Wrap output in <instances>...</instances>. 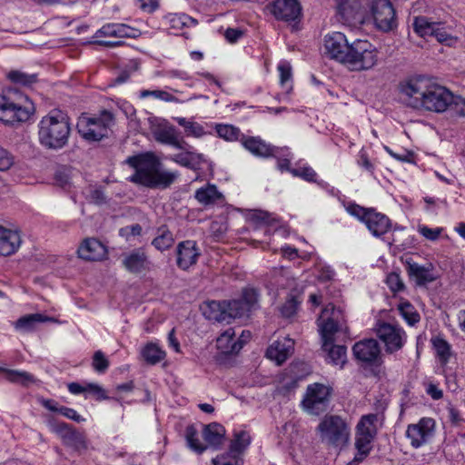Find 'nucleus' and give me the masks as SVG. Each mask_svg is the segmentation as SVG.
<instances>
[{
	"label": "nucleus",
	"mask_w": 465,
	"mask_h": 465,
	"mask_svg": "<svg viewBox=\"0 0 465 465\" xmlns=\"http://www.w3.org/2000/svg\"><path fill=\"white\" fill-rule=\"evenodd\" d=\"M397 91L402 104L420 112L442 114L458 104L450 89L424 74L403 78L399 82Z\"/></svg>",
	"instance_id": "nucleus-1"
},
{
	"label": "nucleus",
	"mask_w": 465,
	"mask_h": 465,
	"mask_svg": "<svg viewBox=\"0 0 465 465\" xmlns=\"http://www.w3.org/2000/svg\"><path fill=\"white\" fill-rule=\"evenodd\" d=\"M258 293L254 289H244L242 298L232 301H208L200 306L205 320H235L249 317L257 307Z\"/></svg>",
	"instance_id": "nucleus-2"
},
{
	"label": "nucleus",
	"mask_w": 465,
	"mask_h": 465,
	"mask_svg": "<svg viewBox=\"0 0 465 465\" xmlns=\"http://www.w3.org/2000/svg\"><path fill=\"white\" fill-rule=\"evenodd\" d=\"M126 163L135 169L130 180L150 188L167 187L178 175L175 172L160 171V162L152 153L129 157Z\"/></svg>",
	"instance_id": "nucleus-3"
},
{
	"label": "nucleus",
	"mask_w": 465,
	"mask_h": 465,
	"mask_svg": "<svg viewBox=\"0 0 465 465\" xmlns=\"http://www.w3.org/2000/svg\"><path fill=\"white\" fill-rule=\"evenodd\" d=\"M38 140L47 149L64 148L69 140L71 124L68 115L61 110H52L38 123Z\"/></svg>",
	"instance_id": "nucleus-4"
},
{
	"label": "nucleus",
	"mask_w": 465,
	"mask_h": 465,
	"mask_svg": "<svg viewBox=\"0 0 465 465\" xmlns=\"http://www.w3.org/2000/svg\"><path fill=\"white\" fill-rule=\"evenodd\" d=\"M35 112V106L27 95L15 88L0 94V122L6 125H15L29 120Z\"/></svg>",
	"instance_id": "nucleus-5"
},
{
	"label": "nucleus",
	"mask_w": 465,
	"mask_h": 465,
	"mask_svg": "<svg viewBox=\"0 0 465 465\" xmlns=\"http://www.w3.org/2000/svg\"><path fill=\"white\" fill-rule=\"evenodd\" d=\"M378 63V49L367 40L356 39L351 43L343 65L352 72H363L371 70Z\"/></svg>",
	"instance_id": "nucleus-6"
},
{
	"label": "nucleus",
	"mask_w": 465,
	"mask_h": 465,
	"mask_svg": "<svg viewBox=\"0 0 465 465\" xmlns=\"http://www.w3.org/2000/svg\"><path fill=\"white\" fill-rule=\"evenodd\" d=\"M113 121V114L108 111H104L101 114L95 116L83 114L78 118L76 128L84 140L90 142L100 141L107 136Z\"/></svg>",
	"instance_id": "nucleus-7"
},
{
	"label": "nucleus",
	"mask_w": 465,
	"mask_h": 465,
	"mask_svg": "<svg viewBox=\"0 0 465 465\" xmlns=\"http://www.w3.org/2000/svg\"><path fill=\"white\" fill-rule=\"evenodd\" d=\"M317 430L322 441L334 446L346 443L350 437L349 424L338 415H326Z\"/></svg>",
	"instance_id": "nucleus-8"
},
{
	"label": "nucleus",
	"mask_w": 465,
	"mask_h": 465,
	"mask_svg": "<svg viewBox=\"0 0 465 465\" xmlns=\"http://www.w3.org/2000/svg\"><path fill=\"white\" fill-rule=\"evenodd\" d=\"M347 211L350 214L364 223L369 231L375 237L384 235L391 227L390 219L385 214L378 213L374 209L364 208L353 203L348 206Z\"/></svg>",
	"instance_id": "nucleus-9"
},
{
	"label": "nucleus",
	"mask_w": 465,
	"mask_h": 465,
	"mask_svg": "<svg viewBox=\"0 0 465 465\" xmlns=\"http://www.w3.org/2000/svg\"><path fill=\"white\" fill-rule=\"evenodd\" d=\"M332 388L329 385L314 382L306 388L302 401V410L310 415L324 412L330 401Z\"/></svg>",
	"instance_id": "nucleus-10"
},
{
	"label": "nucleus",
	"mask_w": 465,
	"mask_h": 465,
	"mask_svg": "<svg viewBox=\"0 0 465 465\" xmlns=\"http://www.w3.org/2000/svg\"><path fill=\"white\" fill-rule=\"evenodd\" d=\"M375 421L376 414H368L361 417L356 427L355 448L357 453L354 456L355 461H362L370 453L371 442L376 434Z\"/></svg>",
	"instance_id": "nucleus-11"
},
{
	"label": "nucleus",
	"mask_w": 465,
	"mask_h": 465,
	"mask_svg": "<svg viewBox=\"0 0 465 465\" xmlns=\"http://www.w3.org/2000/svg\"><path fill=\"white\" fill-rule=\"evenodd\" d=\"M374 331L379 340L384 344L387 353H394L401 350L407 340L405 331L389 322H379Z\"/></svg>",
	"instance_id": "nucleus-12"
},
{
	"label": "nucleus",
	"mask_w": 465,
	"mask_h": 465,
	"mask_svg": "<svg viewBox=\"0 0 465 465\" xmlns=\"http://www.w3.org/2000/svg\"><path fill=\"white\" fill-rule=\"evenodd\" d=\"M150 123V129L155 141L176 149H185V141L180 137L175 126L159 118L151 119Z\"/></svg>",
	"instance_id": "nucleus-13"
},
{
	"label": "nucleus",
	"mask_w": 465,
	"mask_h": 465,
	"mask_svg": "<svg viewBox=\"0 0 465 465\" xmlns=\"http://www.w3.org/2000/svg\"><path fill=\"white\" fill-rule=\"evenodd\" d=\"M371 11L380 31L387 33L397 27L396 13L390 0H372Z\"/></svg>",
	"instance_id": "nucleus-14"
},
{
	"label": "nucleus",
	"mask_w": 465,
	"mask_h": 465,
	"mask_svg": "<svg viewBox=\"0 0 465 465\" xmlns=\"http://www.w3.org/2000/svg\"><path fill=\"white\" fill-rule=\"evenodd\" d=\"M324 48L326 54L337 62L344 64L351 44L347 37L341 32H332L324 38Z\"/></svg>",
	"instance_id": "nucleus-15"
},
{
	"label": "nucleus",
	"mask_w": 465,
	"mask_h": 465,
	"mask_svg": "<svg viewBox=\"0 0 465 465\" xmlns=\"http://www.w3.org/2000/svg\"><path fill=\"white\" fill-rule=\"evenodd\" d=\"M435 422L430 418H422L418 423L408 426L406 436L411 445L419 448L429 442L434 434Z\"/></svg>",
	"instance_id": "nucleus-16"
},
{
	"label": "nucleus",
	"mask_w": 465,
	"mask_h": 465,
	"mask_svg": "<svg viewBox=\"0 0 465 465\" xmlns=\"http://www.w3.org/2000/svg\"><path fill=\"white\" fill-rule=\"evenodd\" d=\"M318 330L322 344H334L351 338L346 322H321Z\"/></svg>",
	"instance_id": "nucleus-17"
},
{
	"label": "nucleus",
	"mask_w": 465,
	"mask_h": 465,
	"mask_svg": "<svg viewBox=\"0 0 465 465\" xmlns=\"http://www.w3.org/2000/svg\"><path fill=\"white\" fill-rule=\"evenodd\" d=\"M176 255L177 266L180 269L186 271L196 264L201 255V252L196 242L187 240L178 243L176 248Z\"/></svg>",
	"instance_id": "nucleus-18"
},
{
	"label": "nucleus",
	"mask_w": 465,
	"mask_h": 465,
	"mask_svg": "<svg viewBox=\"0 0 465 465\" xmlns=\"http://www.w3.org/2000/svg\"><path fill=\"white\" fill-rule=\"evenodd\" d=\"M352 351L357 360L365 363H375L381 358V349L374 339H365L356 342Z\"/></svg>",
	"instance_id": "nucleus-19"
},
{
	"label": "nucleus",
	"mask_w": 465,
	"mask_h": 465,
	"mask_svg": "<svg viewBox=\"0 0 465 465\" xmlns=\"http://www.w3.org/2000/svg\"><path fill=\"white\" fill-rule=\"evenodd\" d=\"M191 148L185 142V149H180L181 153L170 155L167 158L181 166L196 171L201 168L202 163L206 162V159L203 153L193 152Z\"/></svg>",
	"instance_id": "nucleus-20"
},
{
	"label": "nucleus",
	"mask_w": 465,
	"mask_h": 465,
	"mask_svg": "<svg viewBox=\"0 0 465 465\" xmlns=\"http://www.w3.org/2000/svg\"><path fill=\"white\" fill-rule=\"evenodd\" d=\"M272 12L277 19L293 21L300 16L302 7L298 0H275Z\"/></svg>",
	"instance_id": "nucleus-21"
},
{
	"label": "nucleus",
	"mask_w": 465,
	"mask_h": 465,
	"mask_svg": "<svg viewBox=\"0 0 465 465\" xmlns=\"http://www.w3.org/2000/svg\"><path fill=\"white\" fill-rule=\"evenodd\" d=\"M294 342L288 337L272 342L266 351L268 359L274 361L278 365L283 363L292 353Z\"/></svg>",
	"instance_id": "nucleus-22"
},
{
	"label": "nucleus",
	"mask_w": 465,
	"mask_h": 465,
	"mask_svg": "<svg viewBox=\"0 0 465 465\" xmlns=\"http://www.w3.org/2000/svg\"><path fill=\"white\" fill-rule=\"evenodd\" d=\"M124 267L132 273H140L150 268V262L142 248L133 250L123 256Z\"/></svg>",
	"instance_id": "nucleus-23"
},
{
	"label": "nucleus",
	"mask_w": 465,
	"mask_h": 465,
	"mask_svg": "<svg viewBox=\"0 0 465 465\" xmlns=\"http://www.w3.org/2000/svg\"><path fill=\"white\" fill-rule=\"evenodd\" d=\"M79 258L86 261H99L106 255L105 246L95 238L84 239L78 247Z\"/></svg>",
	"instance_id": "nucleus-24"
},
{
	"label": "nucleus",
	"mask_w": 465,
	"mask_h": 465,
	"mask_svg": "<svg viewBox=\"0 0 465 465\" xmlns=\"http://www.w3.org/2000/svg\"><path fill=\"white\" fill-rule=\"evenodd\" d=\"M217 350L224 355L238 353L242 348V341H237L232 328L224 330L216 339Z\"/></svg>",
	"instance_id": "nucleus-25"
},
{
	"label": "nucleus",
	"mask_w": 465,
	"mask_h": 465,
	"mask_svg": "<svg viewBox=\"0 0 465 465\" xmlns=\"http://www.w3.org/2000/svg\"><path fill=\"white\" fill-rule=\"evenodd\" d=\"M406 271L410 278L413 279L417 285L422 286L436 280L431 264L420 265L417 262L407 261Z\"/></svg>",
	"instance_id": "nucleus-26"
},
{
	"label": "nucleus",
	"mask_w": 465,
	"mask_h": 465,
	"mask_svg": "<svg viewBox=\"0 0 465 465\" xmlns=\"http://www.w3.org/2000/svg\"><path fill=\"white\" fill-rule=\"evenodd\" d=\"M242 145L256 157L268 158L273 155L274 148L259 136H242Z\"/></svg>",
	"instance_id": "nucleus-27"
},
{
	"label": "nucleus",
	"mask_w": 465,
	"mask_h": 465,
	"mask_svg": "<svg viewBox=\"0 0 465 465\" xmlns=\"http://www.w3.org/2000/svg\"><path fill=\"white\" fill-rule=\"evenodd\" d=\"M138 31L133 27H130L124 24H106L102 26L99 30L96 31L94 35V38H103V37H115V38H124V37H136Z\"/></svg>",
	"instance_id": "nucleus-28"
},
{
	"label": "nucleus",
	"mask_w": 465,
	"mask_h": 465,
	"mask_svg": "<svg viewBox=\"0 0 465 465\" xmlns=\"http://www.w3.org/2000/svg\"><path fill=\"white\" fill-rule=\"evenodd\" d=\"M21 244V236L16 231L0 225V255L8 256L15 253Z\"/></svg>",
	"instance_id": "nucleus-29"
},
{
	"label": "nucleus",
	"mask_w": 465,
	"mask_h": 465,
	"mask_svg": "<svg viewBox=\"0 0 465 465\" xmlns=\"http://www.w3.org/2000/svg\"><path fill=\"white\" fill-rule=\"evenodd\" d=\"M53 430L64 440V442L75 449L85 448V441L84 436L73 430V428L66 423H58L54 426Z\"/></svg>",
	"instance_id": "nucleus-30"
},
{
	"label": "nucleus",
	"mask_w": 465,
	"mask_h": 465,
	"mask_svg": "<svg viewBox=\"0 0 465 465\" xmlns=\"http://www.w3.org/2000/svg\"><path fill=\"white\" fill-rule=\"evenodd\" d=\"M322 350L325 353V361L340 369H343L347 362V349L343 345L322 344Z\"/></svg>",
	"instance_id": "nucleus-31"
},
{
	"label": "nucleus",
	"mask_w": 465,
	"mask_h": 465,
	"mask_svg": "<svg viewBox=\"0 0 465 465\" xmlns=\"http://www.w3.org/2000/svg\"><path fill=\"white\" fill-rule=\"evenodd\" d=\"M165 24L173 35H178L185 27L197 25V20L185 14H169L164 17Z\"/></svg>",
	"instance_id": "nucleus-32"
},
{
	"label": "nucleus",
	"mask_w": 465,
	"mask_h": 465,
	"mask_svg": "<svg viewBox=\"0 0 465 465\" xmlns=\"http://www.w3.org/2000/svg\"><path fill=\"white\" fill-rule=\"evenodd\" d=\"M225 429L219 423L213 422L206 425L203 430V437L206 446L218 448L223 440Z\"/></svg>",
	"instance_id": "nucleus-33"
},
{
	"label": "nucleus",
	"mask_w": 465,
	"mask_h": 465,
	"mask_svg": "<svg viewBox=\"0 0 465 465\" xmlns=\"http://www.w3.org/2000/svg\"><path fill=\"white\" fill-rule=\"evenodd\" d=\"M222 198L223 194L217 190L216 186L210 183L195 192V199L203 205L216 203Z\"/></svg>",
	"instance_id": "nucleus-34"
},
{
	"label": "nucleus",
	"mask_w": 465,
	"mask_h": 465,
	"mask_svg": "<svg viewBox=\"0 0 465 465\" xmlns=\"http://www.w3.org/2000/svg\"><path fill=\"white\" fill-rule=\"evenodd\" d=\"M165 351L153 342L145 344L141 350V357L150 365L159 363L165 358Z\"/></svg>",
	"instance_id": "nucleus-35"
},
{
	"label": "nucleus",
	"mask_w": 465,
	"mask_h": 465,
	"mask_svg": "<svg viewBox=\"0 0 465 465\" xmlns=\"http://www.w3.org/2000/svg\"><path fill=\"white\" fill-rule=\"evenodd\" d=\"M7 79L15 85L31 87L38 82L36 74H28L22 70H11L6 74Z\"/></svg>",
	"instance_id": "nucleus-36"
},
{
	"label": "nucleus",
	"mask_w": 465,
	"mask_h": 465,
	"mask_svg": "<svg viewBox=\"0 0 465 465\" xmlns=\"http://www.w3.org/2000/svg\"><path fill=\"white\" fill-rule=\"evenodd\" d=\"M0 372H3L5 378L10 382L19 383L22 385H28L29 383L35 381L34 376L26 371L10 370L0 367Z\"/></svg>",
	"instance_id": "nucleus-37"
},
{
	"label": "nucleus",
	"mask_w": 465,
	"mask_h": 465,
	"mask_svg": "<svg viewBox=\"0 0 465 465\" xmlns=\"http://www.w3.org/2000/svg\"><path fill=\"white\" fill-rule=\"evenodd\" d=\"M251 443V437L248 432L241 430L234 433L231 442L229 452L240 456Z\"/></svg>",
	"instance_id": "nucleus-38"
},
{
	"label": "nucleus",
	"mask_w": 465,
	"mask_h": 465,
	"mask_svg": "<svg viewBox=\"0 0 465 465\" xmlns=\"http://www.w3.org/2000/svg\"><path fill=\"white\" fill-rule=\"evenodd\" d=\"M437 25L438 23L431 22L425 16H417L413 21V29L421 37L430 36L436 32Z\"/></svg>",
	"instance_id": "nucleus-39"
},
{
	"label": "nucleus",
	"mask_w": 465,
	"mask_h": 465,
	"mask_svg": "<svg viewBox=\"0 0 465 465\" xmlns=\"http://www.w3.org/2000/svg\"><path fill=\"white\" fill-rule=\"evenodd\" d=\"M215 130L220 138H223L228 142H241L242 136H245L243 134L241 133L238 127H235L232 124H216Z\"/></svg>",
	"instance_id": "nucleus-40"
},
{
	"label": "nucleus",
	"mask_w": 465,
	"mask_h": 465,
	"mask_svg": "<svg viewBox=\"0 0 465 465\" xmlns=\"http://www.w3.org/2000/svg\"><path fill=\"white\" fill-rule=\"evenodd\" d=\"M174 240L172 232L165 227L158 230V235L153 240L152 244L159 251L163 252L169 249Z\"/></svg>",
	"instance_id": "nucleus-41"
},
{
	"label": "nucleus",
	"mask_w": 465,
	"mask_h": 465,
	"mask_svg": "<svg viewBox=\"0 0 465 465\" xmlns=\"http://www.w3.org/2000/svg\"><path fill=\"white\" fill-rule=\"evenodd\" d=\"M185 439L188 447L195 452L202 453L207 449V446L200 441L197 430L193 425L186 428Z\"/></svg>",
	"instance_id": "nucleus-42"
},
{
	"label": "nucleus",
	"mask_w": 465,
	"mask_h": 465,
	"mask_svg": "<svg viewBox=\"0 0 465 465\" xmlns=\"http://www.w3.org/2000/svg\"><path fill=\"white\" fill-rule=\"evenodd\" d=\"M175 121L180 126L184 128L188 135L202 137L206 134L203 126L198 123L189 121L183 117H177L175 118Z\"/></svg>",
	"instance_id": "nucleus-43"
},
{
	"label": "nucleus",
	"mask_w": 465,
	"mask_h": 465,
	"mask_svg": "<svg viewBox=\"0 0 465 465\" xmlns=\"http://www.w3.org/2000/svg\"><path fill=\"white\" fill-rule=\"evenodd\" d=\"M149 96H152L155 99L167 102V103H176L178 99L173 95L172 94L163 91V90H141L139 93V97L141 99H145Z\"/></svg>",
	"instance_id": "nucleus-44"
},
{
	"label": "nucleus",
	"mask_w": 465,
	"mask_h": 465,
	"mask_svg": "<svg viewBox=\"0 0 465 465\" xmlns=\"http://www.w3.org/2000/svg\"><path fill=\"white\" fill-rule=\"evenodd\" d=\"M431 341L440 361L442 363H446L450 356V350L448 342L440 337L432 338Z\"/></svg>",
	"instance_id": "nucleus-45"
},
{
	"label": "nucleus",
	"mask_w": 465,
	"mask_h": 465,
	"mask_svg": "<svg viewBox=\"0 0 465 465\" xmlns=\"http://www.w3.org/2000/svg\"><path fill=\"white\" fill-rule=\"evenodd\" d=\"M345 316L344 311L341 307H335L332 303H329L322 311L319 320H341Z\"/></svg>",
	"instance_id": "nucleus-46"
},
{
	"label": "nucleus",
	"mask_w": 465,
	"mask_h": 465,
	"mask_svg": "<svg viewBox=\"0 0 465 465\" xmlns=\"http://www.w3.org/2000/svg\"><path fill=\"white\" fill-rule=\"evenodd\" d=\"M291 173L294 176L301 177L307 182H315L317 177L315 171L308 165L292 168L291 170Z\"/></svg>",
	"instance_id": "nucleus-47"
},
{
	"label": "nucleus",
	"mask_w": 465,
	"mask_h": 465,
	"mask_svg": "<svg viewBox=\"0 0 465 465\" xmlns=\"http://www.w3.org/2000/svg\"><path fill=\"white\" fill-rule=\"evenodd\" d=\"M92 366L95 371L104 373L109 367V361L101 351H97L93 356Z\"/></svg>",
	"instance_id": "nucleus-48"
},
{
	"label": "nucleus",
	"mask_w": 465,
	"mask_h": 465,
	"mask_svg": "<svg viewBox=\"0 0 465 465\" xmlns=\"http://www.w3.org/2000/svg\"><path fill=\"white\" fill-rule=\"evenodd\" d=\"M398 310L404 320H416L420 317L414 306L408 301L401 302Z\"/></svg>",
	"instance_id": "nucleus-49"
},
{
	"label": "nucleus",
	"mask_w": 465,
	"mask_h": 465,
	"mask_svg": "<svg viewBox=\"0 0 465 465\" xmlns=\"http://www.w3.org/2000/svg\"><path fill=\"white\" fill-rule=\"evenodd\" d=\"M214 465H242V460L235 454L221 455L213 459Z\"/></svg>",
	"instance_id": "nucleus-50"
},
{
	"label": "nucleus",
	"mask_w": 465,
	"mask_h": 465,
	"mask_svg": "<svg viewBox=\"0 0 465 465\" xmlns=\"http://www.w3.org/2000/svg\"><path fill=\"white\" fill-rule=\"evenodd\" d=\"M386 283L392 292H401L405 287L400 274L396 272H391L387 276Z\"/></svg>",
	"instance_id": "nucleus-51"
},
{
	"label": "nucleus",
	"mask_w": 465,
	"mask_h": 465,
	"mask_svg": "<svg viewBox=\"0 0 465 465\" xmlns=\"http://www.w3.org/2000/svg\"><path fill=\"white\" fill-rule=\"evenodd\" d=\"M15 163L14 155L4 147L0 146V171L9 170Z\"/></svg>",
	"instance_id": "nucleus-52"
},
{
	"label": "nucleus",
	"mask_w": 465,
	"mask_h": 465,
	"mask_svg": "<svg viewBox=\"0 0 465 465\" xmlns=\"http://www.w3.org/2000/svg\"><path fill=\"white\" fill-rule=\"evenodd\" d=\"M418 232L427 240L436 241L440 237L442 228H430L426 225L420 224L418 226Z\"/></svg>",
	"instance_id": "nucleus-53"
},
{
	"label": "nucleus",
	"mask_w": 465,
	"mask_h": 465,
	"mask_svg": "<svg viewBox=\"0 0 465 465\" xmlns=\"http://www.w3.org/2000/svg\"><path fill=\"white\" fill-rule=\"evenodd\" d=\"M278 71L280 73V83L283 85L292 78V67L288 62H281L278 65Z\"/></svg>",
	"instance_id": "nucleus-54"
},
{
	"label": "nucleus",
	"mask_w": 465,
	"mask_h": 465,
	"mask_svg": "<svg viewBox=\"0 0 465 465\" xmlns=\"http://www.w3.org/2000/svg\"><path fill=\"white\" fill-rule=\"evenodd\" d=\"M86 392L92 393L99 401L107 399L104 388L96 383H88Z\"/></svg>",
	"instance_id": "nucleus-55"
},
{
	"label": "nucleus",
	"mask_w": 465,
	"mask_h": 465,
	"mask_svg": "<svg viewBox=\"0 0 465 465\" xmlns=\"http://www.w3.org/2000/svg\"><path fill=\"white\" fill-rule=\"evenodd\" d=\"M59 413L62 414L63 416L66 417L67 419H70L76 422H83L85 420V419H84L81 415H79L75 410L68 408V407H64V406L60 407Z\"/></svg>",
	"instance_id": "nucleus-56"
},
{
	"label": "nucleus",
	"mask_w": 465,
	"mask_h": 465,
	"mask_svg": "<svg viewBox=\"0 0 465 465\" xmlns=\"http://www.w3.org/2000/svg\"><path fill=\"white\" fill-rule=\"evenodd\" d=\"M36 322H14V329L20 333H28L35 330Z\"/></svg>",
	"instance_id": "nucleus-57"
},
{
	"label": "nucleus",
	"mask_w": 465,
	"mask_h": 465,
	"mask_svg": "<svg viewBox=\"0 0 465 465\" xmlns=\"http://www.w3.org/2000/svg\"><path fill=\"white\" fill-rule=\"evenodd\" d=\"M230 44L236 43L243 35V31L238 28H227L223 34Z\"/></svg>",
	"instance_id": "nucleus-58"
},
{
	"label": "nucleus",
	"mask_w": 465,
	"mask_h": 465,
	"mask_svg": "<svg viewBox=\"0 0 465 465\" xmlns=\"http://www.w3.org/2000/svg\"><path fill=\"white\" fill-rule=\"evenodd\" d=\"M423 201L425 203V211L429 213H437L440 203H443L442 201L429 196L424 197Z\"/></svg>",
	"instance_id": "nucleus-59"
},
{
	"label": "nucleus",
	"mask_w": 465,
	"mask_h": 465,
	"mask_svg": "<svg viewBox=\"0 0 465 465\" xmlns=\"http://www.w3.org/2000/svg\"><path fill=\"white\" fill-rule=\"evenodd\" d=\"M137 5L143 11L153 13L158 8V0H135Z\"/></svg>",
	"instance_id": "nucleus-60"
},
{
	"label": "nucleus",
	"mask_w": 465,
	"mask_h": 465,
	"mask_svg": "<svg viewBox=\"0 0 465 465\" xmlns=\"http://www.w3.org/2000/svg\"><path fill=\"white\" fill-rule=\"evenodd\" d=\"M55 182L61 187H65L70 183V175L67 169L59 170L55 173Z\"/></svg>",
	"instance_id": "nucleus-61"
},
{
	"label": "nucleus",
	"mask_w": 465,
	"mask_h": 465,
	"mask_svg": "<svg viewBox=\"0 0 465 465\" xmlns=\"http://www.w3.org/2000/svg\"><path fill=\"white\" fill-rule=\"evenodd\" d=\"M358 164L367 172L372 173L374 170L373 163L368 158V155L364 152H361L359 155Z\"/></svg>",
	"instance_id": "nucleus-62"
},
{
	"label": "nucleus",
	"mask_w": 465,
	"mask_h": 465,
	"mask_svg": "<svg viewBox=\"0 0 465 465\" xmlns=\"http://www.w3.org/2000/svg\"><path fill=\"white\" fill-rule=\"evenodd\" d=\"M334 271L330 267H322L319 271L318 279L322 282H328L333 279Z\"/></svg>",
	"instance_id": "nucleus-63"
},
{
	"label": "nucleus",
	"mask_w": 465,
	"mask_h": 465,
	"mask_svg": "<svg viewBox=\"0 0 465 465\" xmlns=\"http://www.w3.org/2000/svg\"><path fill=\"white\" fill-rule=\"evenodd\" d=\"M90 200L96 204H100L104 202L105 197L102 190L93 189L90 193Z\"/></svg>",
	"instance_id": "nucleus-64"
}]
</instances>
